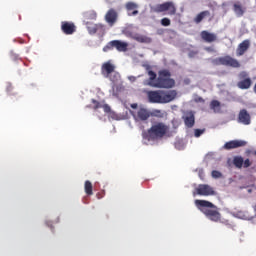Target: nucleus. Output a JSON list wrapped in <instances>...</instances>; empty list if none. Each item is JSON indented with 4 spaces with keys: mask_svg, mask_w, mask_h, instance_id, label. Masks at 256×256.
Returning <instances> with one entry per match:
<instances>
[{
    "mask_svg": "<svg viewBox=\"0 0 256 256\" xmlns=\"http://www.w3.org/2000/svg\"><path fill=\"white\" fill-rule=\"evenodd\" d=\"M194 203L197 209H199L207 219L214 221V223L221 221V213H219L215 204L207 200H195Z\"/></svg>",
    "mask_w": 256,
    "mask_h": 256,
    "instance_id": "1",
    "label": "nucleus"
},
{
    "mask_svg": "<svg viewBox=\"0 0 256 256\" xmlns=\"http://www.w3.org/2000/svg\"><path fill=\"white\" fill-rule=\"evenodd\" d=\"M169 133V126L164 122H154L147 134H143L144 139L155 141V139H163Z\"/></svg>",
    "mask_w": 256,
    "mask_h": 256,
    "instance_id": "2",
    "label": "nucleus"
},
{
    "mask_svg": "<svg viewBox=\"0 0 256 256\" xmlns=\"http://www.w3.org/2000/svg\"><path fill=\"white\" fill-rule=\"evenodd\" d=\"M149 85L158 89H171L175 87V80L171 78V72L169 70H161L158 73L155 83L150 82Z\"/></svg>",
    "mask_w": 256,
    "mask_h": 256,
    "instance_id": "3",
    "label": "nucleus"
},
{
    "mask_svg": "<svg viewBox=\"0 0 256 256\" xmlns=\"http://www.w3.org/2000/svg\"><path fill=\"white\" fill-rule=\"evenodd\" d=\"M212 63L213 65H224L225 67H233L234 69H239V67H241V63H239V60L229 55L215 58Z\"/></svg>",
    "mask_w": 256,
    "mask_h": 256,
    "instance_id": "4",
    "label": "nucleus"
},
{
    "mask_svg": "<svg viewBox=\"0 0 256 256\" xmlns=\"http://www.w3.org/2000/svg\"><path fill=\"white\" fill-rule=\"evenodd\" d=\"M238 89H242L243 91L247 89H251V85H253V80L251 76H249L247 71H241L238 74V82H237Z\"/></svg>",
    "mask_w": 256,
    "mask_h": 256,
    "instance_id": "5",
    "label": "nucleus"
},
{
    "mask_svg": "<svg viewBox=\"0 0 256 256\" xmlns=\"http://www.w3.org/2000/svg\"><path fill=\"white\" fill-rule=\"evenodd\" d=\"M153 11L154 13H165L167 11V15H175L177 13V7H175V3L169 1L157 4L153 8Z\"/></svg>",
    "mask_w": 256,
    "mask_h": 256,
    "instance_id": "6",
    "label": "nucleus"
},
{
    "mask_svg": "<svg viewBox=\"0 0 256 256\" xmlns=\"http://www.w3.org/2000/svg\"><path fill=\"white\" fill-rule=\"evenodd\" d=\"M127 47L129 44L127 42H123L121 40H112L104 46L103 51L107 53V51H111L112 49H117V51L125 52L127 51Z\"/></svg>",
    "mask_w": 256,
    "mask_h": 256,
    "instance_id": "7",
    "label": "nucleus"
},
{
    "mask_svg": "<svg viewBox=\"0 0 256 256\" xmlns=\"http://www.w3.org/2000/svg\"><path fill=\"white\" fill-rule=\"evenodd\" d=\"M85 25L89 35L97 34L100 35V37H103V35H105V24L86 22Z\"/></svg>",
    "mask_w": 256,
    "mask_h": 256,
    "instance_id": "8",
    "label": "nucleus"
},
{
    "mask_svg": "<svg viewBox=\"0 0 256 256\" xmlns=\"http://www.w3.org/2000/svg\"><path fill=\"white\" fill-rule=\"evenodd\" d=\"M193 195H200L201 197H210L211 195H215V189L209 186V184H200L197 188H195V192Z\"/></svg>",
    "mask_w": 256,
    "mask_h": 256,
    "instance_id": "9",
    "label": "nucleus"
},
{
    "mask_svg": "<svg viewBox=\"0 0 256 256\" xmlns=\"http://www.w3.org/2000/svg\"><path fill=\"white\" fill-rule=\"evenodd\" d=\"M104 19L110 27H113L117 23V19H119V12L115 8H110L106 12Z\"/></svg>",
    "mask_w": 256,
    "mask_h": 256,
    "instance_id": "10",
    "label": "nucleus"
},
{
    "mask_svg": "<svg viewBox=\"0 0 256 256\" xmlns=\"http://www.w3.org/2000/svg\"><path fill=\"white\" fill-rule=\"evenodd\" d=\"M61 31L64 35H73L77 31V26L73 22L62 21L61 22Z\"/></svg>",
    "mask_w": 256,
    "mask_h": 256,
    "instance_id": "11",
    "label": "nucleus"
},
{
    "mask_svg": "<svg viewBox=\"0 0 256 256\" xmlns=\"http://www.w3.org/2000/svg\"><path fill=\"white\" fill-rule=\"evenodd\" d=\"M247 142L244 140H231L224 144L223 149L226 151H231V149H239V147H245Z\"/></svg>",
    "mask_w": 256,
    "mask_h": 256,
    "instance_id": "12",
    "label": "nucleus"
},
{
    "mask_svg": "<svg viewBox=\"0 0 256 256\" xmlns=\"http://www.w3.org/2000/svg\"><path fill=\"white\" fill-rule=\"evenodd\" d=\"M238 123H242V125H251V115L247 112L246 109L240 110L238 114Z\"/></svg>",
    "mask_w": 256,
    "mask_h": 256,
    "instance_id": "13",
    "label": "nucleus"
},
{
    "mask_svg": "<svg viewBox=\"0 0 256 256\" xmlns=\"http://www.w3.org/2000/svg\"><path fill=\"white\" fill-rule=\"evenodd\" d=\"M200 37L202 41H205V43H215L217 41V34L210 33L209 31L203 30L200 33Z\"/></svg>",
    "mask_w": 256,
    "mask_h": 256,
    "instance_id": "14",
    "label": "nucleus"
},
{
    "mask_svg": "<svg viewBox=\"0 0 256 256\" xmlns=\"http://www.w3.org/2000/svg\"><path fill=\"white\" fill-rule=\"evenodd\" d=\"M177 97V91H162V103H171Z\"/></svg>",
    "mask_w": 256,
    "mask_h": 256,
    "instance_id": "15",
    "label": "nucleus"
},
{
    "mask_svg": "<svg viewBox=\"0 0 256 256\" xmlns=\"http://www.w3.org/2000/svg\"><path fill=\"white\" fill-rule=\"evenodd\" d=\"M115 71V65L111 64V62H105L101 66V73L103 77L108 78L111 73Z\"/></svg>",
    "mask_w": 256,
    "mask_h": 256,
    "instance_id": "16",
    "label": "nucleus"
},
{
    "mask_svg": "<svg viewBox=\"0 0 256 256\" xmlns=\"http://www.w3.org/2000/svg\"><path fill=\"white\" fill-rule=\"evenodd\" d=\"M148 99L150 103H162V91H149Z\"/></svg>",
    "mask_w": 256,
    "mask_h": 256,
    "instance_id": "17",
    "label": "nucleus"
},
{
    "mask_svg": "<svg viewBox=\"0 0 256 256\" xmlns=\"http://www.w3.org/2000/svg\"><path fill=\"white\" fill-rule=\"evenodd\" d=\"M183 121L184 125L188 127V129L195 127V114H193V112L187 113L183 116Z\"/></svg>",
    "mask_w": 256,
    "mask_h": 256,
    "instance_id": "18",
    "label": "nucleus"
},
{
    "mask_svg": "<svg viewBox=\"0 0 256 256\" xmlns=\"http://www.w3.org/2000/svg\"><path fill=\"white\" fill-rule=\"evenodd\" d=\"M149 117H151V112H149V110L145 108H140L137 111L136 119H138V121H147Z\"/></svg>",
    "mask_w": 256,
    "mask_h": 256,
    "instance_id": "19",
    "label": "nucleus"
},
{
    "mask_svg": "<svg viewBox=\"0 0 256 256\" xmlns=\"http://www.w3.org/2000/svg\"><path fill=\"white\" fill-rule=\"evenodd\" d=\"M126 11L128 12V15L130 17L139 15V11L137 10V4L135 2H127L126 3Z\"/></svg>",
    "mask_w": 256,
    "mask_h": 256,
    "instance_id": "20",
    "label": "nucleus"
},
{
    "mask_svg": "<svg viewBox=\"0 0 256 256\" xmlns=\"http://www.w3.org/2000/svg\"><path fill=\"white\" fill-rule=\"evenodd\" d=\"M249 40H244L242 43L239 44L237 49V55L238 57H241V55H245V52L247 49H249Z\"/></svg>",
    "mask_w": 256,
    "mask_h": 256,
    "instance_id": "21",
    "label": "nucleus"
},
{
    "mask_svg": "<svg viewBox=\"0 0 256 256\" xmlns=\"http://www.w3.org/2000/svg\"><path fill=\"white\" fill-rule=\"evenodd\" d=\"M205 17H211V12L209 10H205L197 14V16L194 18V22L199 24L205 19Z\"/></svg>",
    "mask_w": 256,
    "mask_h": 256,
    "instance_id": "22",
    "label": "nucleus"
},
{
    "mask_svg": "<svg viewBox=\"0 0 256 256\" xmlns=\"http://www.w3.org/2000/svg\"><path fill=\"white\" fill-rule=\"evenodd\" d=\"M134 40L137 41L138 43H146V44L153 42V39H151V37L145 36V35H139V34H136L134 36Z\"/></svg>",
    "mask_w": 256,
    "mask_h": 256,
    "instance_id": "23",
    "label": "nucleus"
},
{
    "mask_svg": "<svg viewBox=\"0 0 256 256\" xmlns=\"http://www.w3.org/2000/svg\"><path fill=\"white\" fill-rule=\"evenodd\" d=\"M233 11L236 13L237 17H243V15H245V8L239 3L233 5Z\"/></svg>",
    "mask_w": 256,
    "mask_h": 256,
    "instance_id": "24",
    "label": "nucleus"
},
{
    "mask_svg": "<svg viewBox=\"0 0 256 256\" xmlns=\"http://www.w3.org/2000/svg\"><path fill=\"white\" fill-rule=\"evenodd\" d=\"M84 19H86V21H96L97 20V12H95L94 10L85 12Z\"/></svg>",
    "mask_w": 256,
    "mask_h": 256,
    "instance_id": "25",
    "label": "nucleus"
},
{
    "mask_svg": "<svg viewBox=\"0 0 256 256\" xmlns=\"http://www.w3.org/2000/svg\"><path fill=\"white\" fill-rule=\"evenodd\" d=\"M210 109H212L214 113H221V102L218 100H212L210 102Z\"/></svg>",
    "mask_w": 256,
    "mask_h": 256,
    "instance_id": "26",
    "label": "nucleus"
},
{
    "mask_svg": "<svg viewBox=\"0 0 256 256\" xmlns=\"http://www.w3.org/2000/svg\"><path fill=\"white\" fill-rule=\"evenodd\" d=\"M84 191H85L86 195H88L89 197L91 195H93V184L91 183V181H89V180L85 181Z\"/></svg>",
    "mask_w": 256,
    "mask_h": 256,
    "instance_id": "27",
    "label": "nucleus"
},
{
    "mask_svg": "<svg viewBox=\"0 0 256 256\" xmlns=\"http://www.w3.org/2000/svg\"><path fill=\"white\" fill-rule=\"evenodd\" d=\"M233 165L236 167V169H242L243 168V158L241 156H234Z\"/></svg>",
    "mask_w": 256,
    "mask_h": 256,
    "instance_id": "28",
    "label": "nucleus"
},
{
    "mask_svg": "<svg viewBox=\"0 0 256 256\" xmlns=\"http://www.w3.org/2000/svg\"><path fill=\"white\" fill-rule=\"evenodd\" d=\"M148 75H149L148 85L149 83H155V81H157V74L154 71L152 70L148 71Z\"/></svg>",
    "mask_w": 256,
    "mask_h": 256,
    "instance_id": "29",
    "label": "nucleus"
},
{
    "mask_svg": "<svg viewBox=\"0 0 256 256\" xmlns=\"http://www.w3.org/2000/svg\"><path fill=\"white\" fill-rule=\"evenodd\" d=\"M211 175H212L213 179H221V177H223V174L218 170H213L211 172Z\"/></svg>",
    "mask_w": 256,
    "mask_h": 256,
    "instance_id": "30",
    "label": "nucleus"
},
{
    "mask_svg": "<svg viewBox=\"0 0 256 256\" xmlns=\"http://www.w3.org/2000/svg\"><path fill=\"white\" fill-rule=\"evenodd\" d=\"M160 23H161L162 27H169V25H171V19L162 18Z\"/></svg>",
    "mask_w": 256,
    "mask_h": 256,
    "instance_id": "31",
    "label": "nucleus"
},
{
    "mask_svg": "<svg viewBox=\"0 0 256 256\" xmlns=\"http://www.w3.org/2000/svg\"><path fill=\"white\" fill-rule=\"evenodd\" d=\"M92 103L94 105L93 109L95 111H97V109H101V107L103 106V105H101V103L99 101H97L95 99H92Z\"/></svg>",
    "mask_w": 256,
    "mask_h": 256,
    "instance_id": "32",
    "label": "nucleus"
},
{
    "mask_svg": "<svg viewBox=\"0 0 256 256\" xmlns=\"http://www.w3.org/2000/svg\"><path fill=\"white\" fill-rule=\"evenodd\" d=\"M104 113H111V106H109V104H104L101 106Z\"/></svg>",
    "mask_w": 256,
    "mask_h": 256,
    "instance_id": "33",
    "label": "nucleus"
},
{
    "mask_svg": "<svg viewBox=\"0 0 256 256\" xmlns=\"http://www.w3.org/2000/svg\"><path fill=\"white\" fill-rule=\"evenodd\" d=\"M203 133H205V130L195 129V131H194L195 137H200L203 135Z\"/></svg>",
    "mask_w": 256,
    "mask_h": 256,
    "instance_id": "34",
    "label": "nucleus"
},
{
    "mask_svg": "<svg viewBox=\"0 0 256 256\" xmlns=\"http://www.w3.org/2000/svg\"><path fill=\"white\" fill-rule=\"evenodd\" d=\"M242 167H244V169H247L248 167H251V160H249V159L243 160Z\"/></svg>",
    "mask_w": 256,
    "mask_h": 256,
    "instance_id": "35",
    "label": "nucleus"
},
{
    "mask_svg": "<svg viewBox=\"0 0 256 256\" xmlns=\"http://www.w3.org/2000/svg\"><path fill=\"white\" fill-rule=\"evenodd\" d=\"M154 115H155V117H163V114H161V110H155L154 111Z\"/></svg>",
    "mask_w": 256,
    "mask_h": 256,
    "instance_id": "36",
    "label": "nucleus"
},
{
    "mask_svg": "<svg viewBox=\"0 0 256 256\" xmlns=\"http://www.w3.org/2000/svg\"><path fill=\"white\" fill-rule=\"evenodd\" d=\"M205 51H207L208 53H215V48H213V47H206Z\"/></svg>",
    "mask_w": 256,
    "mask_h": 256,
    "instance_id": "37",
    "label": "nucleus"
},
{
    "mask_svg": "<svg viewBox=\"0 0 256 256\" xmlns=\"http://www.w3.org/2000/svg\"><path fill=\"white\" fill-rule=\"evenodd\" d=\"M196 103H205V100L202 97H198Z\"/></svg>",
    "mask_w": 256,
    "mask_h": 256,
    "instance_id": "38",
    "label": "nucleus"
},
{
    "mask_svg": "<svg viewBox=\"0 0 256 256\" xmlns=\"http://www.w3.org/2000/svg\"><path fill=\"white\" fill-rule=\"evenodd\" d=\"M129 80H130V81H135L136 78H135L134 76H130V77H129Z\"/></svg>",
    "mask_w": 256,
    "mask_h": 256,
    "instance_id": "39",
    "label": "nucleus"
},
{
    "mask_svg": "<svg viewBox=\"0 0 256 256\" xmlns=\"http://www.w3.org/2000/svg\"><path fill=\"white\" fill-rule=\"evenodd\" d=\"M131 107L132 109H137V104H132Z\"/></svg>",
    "mask_w": 256,
    "mask_h": 256,
    "instance_id": "40",
    "label": "nucleus"
},
{
    "mask_svg": "<svg viewBox=\"0 0 256 256\" xmlns=\"http://www.w3.org/2000/svg\"><path fill=\"white\" fill-rule=\"evenodd\" d=\"M253 210H254L255 213H256V204L253 206Z\"/></svg>",
    "mask_w": 256,
    "mask_h": 256,
    "instance_id": "41",
    "label": "nucleus"
},
{
    "mask_svg": "<svg viewBox=\"0 0 256 256\" xmlns=\"http://www.w3.org/2000/svg\"><path fill=\"white\" fill-rule=\"evenodd\" d=\"M248 193H251V189L248 190Z\"/></svg>",
    "mask_w": 256,
    "mask_h": 256,
    "instance_id": "42",
    "label": "nucleus"
}]
</instances>
